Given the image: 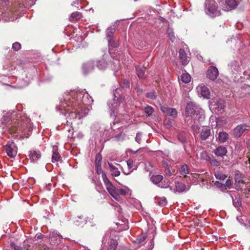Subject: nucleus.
Here are the masks:
<instances>
[{
  "label": "nucleus",
  "mask_w": 250,
  "mask_h": 250,
  "mask_svg": "<svg viewBox=\"0 0 250 250\" xmlns=\"http://www.w3.org/2000/svg\"><path fill=\"white\" fill-rule=\"evenodd\" d=\"M50 243L51 245H58L61 241L62 238L60 234L57 233L52 232L50 234Z\"/></svg>",
  "instance_id": "14"
},
{
  "label": "nucleus",
  "mask_w": 250,
  "mask_h": 250,
  "mask_svg": "<svg viewBox=\"0 0 250 250\" xmlns=\"http://www.w3.org/2000/svg\"><path fill=\"white\" fill-rule=\"evenodd\" d=\"M180 174L186 177L189 173V169L187 165L186 164L183 165L179 169Z\"/></svg>",
  "instance_id": "25"
},
{
  "label": "nucleus",
  "mask_w": 250,
  "mask_h": 250,
  "mask_svg": "<svg viewBox=\"0 0 250 250\" xmlns=\"http://www.w3.org/2000/svg\"><path fill=\"white\" fill-rule=\"evenodd\" d=\"M42 237V235H39L37 236V239H41Z\"/></svg>",
  "instance_id": "63"
},
{
  "label": "nucleus",
  "mask_w": 250,
  "mask_h": 250,
  "mask_svg": "<svg viewBox=\"0 0 250 250\" xmlns=\"http://www.w3.org/2000/svg\"><path fill=\"white\" fill-rule=\"evenodd\" d=\"M175 184V186L174 188H173L172 187H169V189L174 193L177 192L181 193L184 191H188L189 188V187H187L182 182L177 181Z\"/></svg>",
  "instance_id": "10"
},
{
  "label": "nucleus",
  "mask_w": 250,
  "mask_h": 250,
  "mask_svg": "<svg viewBox=\"0 0 250 250\" xmlns=\"http://www.w3.org/2000/svg\"><path fill=\"white\" fill-rule=\"evenodd\" d=\"M82 18V14L79 12H74L72 13L69 17L70 21H79Z\"/></svg>",
  "instance_id": "23"
},
{
  "label": "nucleus",
  "mask_w": 250,
  "mask_h": 250,
  "mask_svg": "<svg viewBox=\"0 0 250 250\" xmlns=\"http://www.w3.org/2000/svg\"><path fill=\"white\" fill-rule=\"evenodd\" d=\"M111 67L112 69H117L118 68V67H114V66L112 67V66H111Z\"/></svg>",
  "instance_id": "64"
},
{
  "label": "nucleus",
  "mask_w": 250,
  "mask_h": 250,
  "mask_svg": "<svg viewBox=\"0 0 250 250\" xmlns=\"http://www.w3.org/2000/svg\"><path fill=\"white\" fill-rule=\"evenodd\" d=\"M234 179L236 182L244 183L243 176L241 173H236L234 176Z\"/></svg>",
  "instance_id": "36"
},
{
  "label": "nucleus",
  "mask_w": 250,
  "mask_h": 250,
  "mask_svg": "<svg viewBox=\"0 0 250 250\" xmlns=\"http://www.w3.org/2000/svg\"><path fill=\"white\" fill-rule=\"evenodd\" d=\"M17 115V113L16 112H7L6 115H4L2 118L0 120V125L2 126L4 125H6L8 124L9 125L10 124H12L13 120H11V118L13 117H15Z\"/></svg>",
  "instance_id": "11"
},
{
  "label": "nucleus",
  "mask_w": 250,
  "mask_h": 250,
  "mask_svg": "<svg viewBox=\"0 0 250 250\" xmlns=\"http://www.w3.org/2000/svg\"><path fill=\"white\" fill-rule=\"evenodd\" d=\"M145 238H146V237H143L141 240H139V242L143 241V240H144L145 239Z\"/></svg>",
  "instance_id": "62"
},
{
  "label": "nucleus",
  "mask_w": 250,
  "mask_h": 250,
  "mask_svg": "<svg viewBox=\"0 0 250 250\" xmlns=\"http://www.w3.org/2000/svg\"><path fill=\"white\" fill-rule=\"evenodd\" d=\"M168 36L170 38V40L172 41V42H173L174 41V33L173 32H169L168 33Z\"/></svg>",
  "instance_id": "50"
},
{
  "label": "nucleus",
  "mask_w": 250,
  "mask_h": 250,
  "mask_svg": "<svg viewBox=\"0 0 250 250\" xmlns=\"http://www.w3.org/2000/svg\"><path fill=\"white\" fill-rule=\"evenodd\" d=\"M201 159L202 160L209 161L211 157L206 151H202L200 154Z\"/></svg>",
  "instance_id": "37"
},
{
  "label": "nucleus",
  "mask_w": 250,
  "mask_h": 250,
  "mask_svg": "<svg viewBox=\"0 0 250 250\" xmlns=\"http://www.w3.org/2000/svg\"><path fill=\"white\" fill-rule=\"evenodd\" d=\"M136 74L139 79H144L146 78L145 75V70L140 66L136 67Z\"/></svg>",
  "instance_id": "27"
},
{
  "label": "nucleus",
  "mask_w": 250,
  "mask_h": 250,
  "mask_svg": "<svg viewBox=\"0 0 250 250\" xmlns=\"http://www.w3.org/2000/svg\"><path fill=\"white\" fill-rule=\"evenodd\" d=\"M215 185L218 187L219 188H225L224 187V185L222 184V183H219V182H216L215 183Z\"/></svg>",
  "instance_id": "52"
},
{
  "label": "nucleus",
  "mask_w": 250,
  "mask_h": 250,
  "mask_svg": "<svg viewBox=\"0 0 250 250\" xmlns=\"http://www.w3.org/2000/svg\"><path fill=\"white\" fill-rule=\"evenodd\" d=\"M199 175L197 174H195V175L194 176V177L195 178H198Z\"/></svg>",
  "instance_id": "60"
},
{
  "label": "nucleus",
  "mask_w": 250,
  "mask_h": 250,
  "mask_svg": "<svg viewBox=\"0 0 250 250\" xmlns=\"http://www.w3.org/2000/svg\"><path fill=\"white\" fill-rule=\"evenodd\" d=\"M114 64H117L118 65L119 64V62L117 60L115 59V62H113Z\"/></svg>",
  "instance_id": "58"
},
{
  "label": "nucleus",
  "mask_w": 250,
  "mask_h": 250,
  "mask_svg": "<svg viewBox=\"0 0 250 250\" xmlns=\"http://www.w3.org/2000/svg\"><path fill=\"white\" fill-rule=\"evenodd\" d=\"M214 106L215 108L218 109V110H221L224 109L225 107V102L222 100L218 101L215 104Z\"/></svg>",
  "instance_id": "31"
},
{
  "label": "nucleus",
  "mask_w": 250,
  "mask_h": 250,
  "mask_svg": "<svg viewBox=\"0 0 250 250\" xmlns=\"http://www.w3.org/2000/svg\"><path fill=\"white\" fill-rule=\"evenodd\" d=\"M185 112L186 117H191L194 123L204 118L203 111L191 102L187 103Z\"/></svg>",
  "instance_id": "2"
},
{
  "label": "nucleus",
  "mask_w": 250,
  "mask_h": 250,
  "mask_svg": "<svg viewBox=\"0 0 250 250\" xmlns=\"http://www.w3.org/2000/svg\"><path fill=\"white\" fill-rule=\"evenodd\" d=\"M228 134L225 131H222L219 132L217 140L220 143H224L228 140Z\"/></svg>",
  "instance_id": "20"
},
{
  "label": "nucleus",
  "mask_w": 250,
  "mask_h": 250,
  "mask_svg": "<svg viewBox=\"0 0 250 250\" xmlns=\"http://www.w3.org/2000/svg\"><path fill=\"white\" fill-rule=\"evenodd\" d=\"M18 126H13L12 128V131L17 132L18 134L23 133L25 135L26 129L28 127H30V125L29 123H22V120L18 121Z\"/></svg>",
  "instance_id": "7"
},
{
  "label": "nucleus",
  "mask_w": 250,
  "mask_h": 250,
  "mask_svg": "<svg viewBox=\"0 0 250 250\" xmlns=\"http://www.w3.org/2000/svg\"><path fill=\"white\" fill-rule=\"evenodd\" d=\"M161 110L164 113L172 116L173 118L177 117V112L175 108H171L167 106H161Z\"/></svg>",
  "instance_id": "13"
},
{
  "label": "nucleus",
  "mask_w": 250,
  "mask_h": 250,
  "mask_svg": "<svg viewBox=\"0 0 250 250\" xmlns=\"http://www.w3.org/2000/svg\"><path fill=\"white\" fill-rule=\"evenodd\" d=\"M114 95L115 98L112 101L109 102L108 104L109 108H110L111 110L112 111L113 115H115L116 110L119 106L120 104L122 103L124 99L122 96H120L119 97H117L115 93Z\"/></svg>",
  "instance_id": "6"
},
{
  "label": "nucleus",
  "mask_w": 250,
  "mask_h": 250,
  "mask_svg": "<svg viewBox=\"0 0 250 250\" xmlns=\"http://www.w3.org/2000/svg\"><path fill=\"white\" fill-rule=\"evenodd\" d=\"M158 187L161 188H169V181L168 180H165L161 181L158 184Z\"/></svg>",
  "instance_id": "35"
},
{
  "label": "nucleus",
  "mask_w": 250,
  "mask_h": 250,
  "mask_svg": "<svg viewBox=\"0 0 250 250\" xmlns=\"http://www.w3.org/2000/svg\"><path fill=\"white\" fill-rule=\"evenodd\" d=\"M103 182L108 192L114 198L116 188L108 179L106 175L104 174H103Z\"/></svg>",
  "instance_id": "8"
},
{
  "label": "nucleus",
  "mask_w": 250,
  "mask_h": 250,
  "mask_svg": "<svg viewBox=\"0 0 250 250\" xmlns=\"http://www.w3.org/2000/svg\"><path fill=\"white\" fill-rule=\"evenodd\" d=\"M94 62L92 61L84 63L83 65V73L86 74L91 72L94 69Z\"/></svg>",
  "instance_id": "15"
},
{
  "label": "nucleus",
  "mask_w": 250,
  "mask_h": 250,
  "mask_svg": "<svg viewBox=\"0 0 250 250\" xmlns=\"http://www.w3.org/2000/svg\"><path fill=\"white\" fill-rule=\"evenodd\" d=\"M4 150L7 155L11 158H14L17 154V147L13 142H8L4 146Z\"/></svg>",
  "instance_id": "5"
},
{
  "label": "nucleus",
  "mask_w": 250,
  "mask_h": 250,
  "mask_svg": "<svg viewBox=\"0 0 250 250\" xmlns=\"http://www.w3.org/2000/svg\"><path fill=\"white\" fill-rule=\"evenodd\" d=\"M102 157L101 154L98 153L96 156L95 165H101Z\"/></svg>",
  "instance_id": "40"
},
{
  "label": "nucleus",
  "mask_w": 250,
  "mask_h": 250,
  "mask_svg": "<svg viewBox=\"0 0 250 250\" xmlns=\"http://www.w3.org/2000/svg\"><path fill=\"white\" fill-rule=\"evenodd\" d=\"M108 166L111 171V174L114 176H118L120 174V172L118 170V168H116L112 164L108 162Z\"/></svg>",
  "instance_id": "24"
},
{
  "label": "nucleus",
  "mask_w": 250,
  "mask_h": 250,
  "mask_svg": "<svg viewBox=\"0 0 250 250\" xmlns=\"http://www.w3.org/2000/svg\"><path fill=\"white\" fill-rule=\"evenodd\" d=\"M133 164V161L132 160L128 159L127 161V166H128V167L129 168V169L132 168Z\"/></svg>",
  "instance_id": "49"
},
{
  "label": "nucleus",
  "mask_w": 250,
  "mask_h": 250,
  "mask_svg": "<svg viewBox=\"0 0 250 250\" xmlns=\"http://www.w3.org/2000/svg\"><path fill=\"white\" fill-rule=\"evenodd\" d=\"M21 48V44L18 42H14L12 45V49L16 51L19 50Z\"/></svg>",
  "instance_id": "44"
},
{
  "label": "nucleus",
  "mask_w": 250,
  "mask_h": 250,
  "mask_svg": "<svg viewBox=\"0 0 250 250\" xmlns=\"http://www.w3.org/2000/svg\"><path fill=\"white\" fill-rule=\"evenodd\" d=\"M224 185V187L225 188V189L229 188H230L231 186V182L230 179H228L227 181L226 182L225 184Z\"/></svg>",
  "instance_id": "46"
},
{
  "label": "nucleus",
  "mask_w": 250,
  "mask_h": 250,
  "mask_svg": "<svg viewBox=\"0 0 250 250\" xmlns=\"http://www.w3.org/2000/svg\"><path fill=\"white\" fill-rule=\"evenodd\" d=\"M112 44H113V45L109 44L108 43V45H109V46H112V47H118V45H119V44L118 42H115V41H114V39H113V38Z\"/></svg>",
  "instance_id": "51"
},
{
  "label": "nucleus",
  "mask_w": 250,
  "mask_h": 250,
  "mask_svg": "<svg viewBox=\"0 0 250 250\" xmlns=\"http://www.w3.org/2000/svg\"><path fill=\"white\" fill-rule=\"evenodd\" d=\"M180 80L185 83H188L191 81V76L187 73H183L181 76Z\"/></svg>",
  "instance_id": "26"
},
{
  "label": "nucleus",
  "mask_w": 250,
  "mask_h": 250,
  "mask_svg": "<svg viewBox=\"0 0 250 250\" xmlns=\"http://www.w3.org/2000/svg\"><path fill=\"white\" fill-rule=\"evenodd\" d=\"M146 97L151 99H154L156 97L154 92L147 93L146 94Z\"/></svg>",
  "instance_id": "48"
},
{
  "label": "nucleus",
  "mask_w": 250,
  "mask_h": 250,
  "mask_svg": "<svg viewBox=\"0 0 250 250\" xmlns=\"http://www.w3.org/2000/svg\"><path fill=\"white\" fill-rule=\"evenodd\" d=\"M144 112L146 113V114L149 116L152 114L154 112V110L151 106L147 105L144 109Z\"/></svg>",
  "instance_id": "38"
},
{
  "label": "nucleus",
  "mask_w": 250,
  "mask_h": 250,
  "mask_svg": "<svg viewBox=\"0 0 250 250\" xmlns=\"http://www.w3.org/2000/svg\"><path fill=\"white\" fill-rule=\"evenodd\" d=\"M115 32V28L114 27H109L106 30V37L109 44L113 45L112 44L113 36Z\"/></svg>",
  "instance_id": "18"
},
{
  "label": "nucleus",
  "mask_w": 250,
  "mask_h": 250,
  "mask_svg": "<svg viewBox=\"0 0 250 250\" xmlns=\"http://www.w3.org/2000/svg\"><path fill=\"white\" fill-rule=\"evenodd\" d=\"M236 203H237L238 204L239 206H240L241 204V200L240 199L238 198L237 200V202H235L233 200V204L234 205V206H236Z\"/></svg>",
  "instance_id": "53"
},
{
  "label": "nucleus",
  "mask_w": 250,
  "mask_h": 250,
  "mask_svg": "<svg viewBox=\"0 0 250 250\" xmlns=\"http://www.w3.org/2000/svg\"><path fill=\"white\" fill-rule=\"evenodd\" d=\"M214 153L218 157H223L227 154V150L225 147L220 146L215 149Z\"/></svg>",
  "instance_id": "19"
},
{
  "label": "nucleus",
  "mask_w": 250,
  "mask_h": 250,
  "mask_svg": "<svg viewBox=\"0 0 250 250\" xmlns=\"http://www.w3.org/2000/svg\"><path fill=\"white\" fill-rule=\"evenodd\" d=\"M198 91H200L201 95L205 98H209L210 91L208 88L205 85L199 86L197 87Z\"/></svg>",
  "instance_id": "16"
},
{
  "label": "nucleus",
  "mask_w": 250,
  "mask_h": 250,
  "mask_svg": "<svg viewBox=\"0 0 250 250\" xmlns=\"http://www.w3.org/2000/svg\"><path fill=\"white\" fill-rule=\"evenodd\" d=\"M167 175L168 176L170 177V176H171L172 174H171V172L169 170H168V171L167 172Z\"/></svg>",
  "instance_id": "57"
},
{
  "label": "nucleus",
  "mask_w": 250,
  "mask_h": 250,
  "mask_svg": "<svg viewBox=\"0 0 250 250\" xmlns=\"http://www.w3.org/2000/svg\"><path fill=\"white\" fill-rule=\"evenodd\" d=\"M142 139V134L141 133H137L135 137V140L138 143H140Z\"/></svg>",
  "instance_id": "47"
},
{
  "label": "nucleus",
  "mask_w": 250,
  "mask_h": 250,
  "mask_svg": "<svg viewBox=\"0 0 250 250\" xmlns=\"http://www.w3.org/2000/svg\"><path fill=\"white\" fill-rule=\"evenodd\" d=\"M158 204L161 207L165 206L167 204V200L165 197H163L160 198Z\"/></svg>",
  "instance_id": "42"
},
{
  "label": "nucleus",
  "mask_w": 250,
  "mask_h": 250,
  "mask_svg": "<svg viewBox=\"0 0 250 250\" xmlns=\"http://www.w3.org/2000/svg\"><path fill=\"white\" fill-rule=\"evenodd\" d=\"M218 2L222 9L226 11L236 8L238 4L236 0H221Z\"/></svg>",
  "instance_id": "4"
},
{
  "label": "nucleus",
  "mask_w": 250,
  "mask_h": 250,
  "mask_svg": "<svg viewBox=\"0 0 250 250\" xmlns=\"http://www.w3.org/2000/svg\"><path fill=\"white\" fill-rule=\"evenodd\" d=\"M163 177L161 175H153L151 177V181L156 185H158L162 181Z\"/></svg>",
  "instance_id": "28"
},
{
  "label": "nucleus",
  "mask_w": 250,
  "mask_h": 250,
  "mask_svg": "<svg viewBox=\"0 0 250 250\" xmlns=\"http://www.w3.org/2000/svg\"><path fill=\"white\" fill-rule=\"evenodd\" d=\"M10 246L13 248L14 250H22V249L20 246H19L17 245L14 242H11L10 243Z\"/></svg>",
  "instance_id": "45"
},
{
  "label": "nucleus",
  "mask_w": 250,
  "mask_h": 250,
  "mask_svg": "<svg viewBox=\"0 0 250 250\" xmlns=\"http://www.w3.org/2000/svg\"><path fill=\"white\" fill-rule=\"evenodd\" d=\"M210 135V129L208 128H203L200 133L201 139L206 140Z\"/></svg>",
  "instance_id": "21"
},
{
  "label": "nucleus",
  "mask_w": 250,
  "mask_h": 250,
  "mask_svg": "<svg viewBox=\"0 0 250 250\" xmlns=\"http://www.w3.org/2000/svg\"><path fill=\"white\" fill-rule=\"evenodd\" d=\"M230 66L232 70H236V71H238L240 69L238 62L235 61L231 62Z\"/></svg>",
  "instance_id": "39"
},
{
  "label": "nucleus",
  "mask_w": 250,
  "mask_h": 250,
  "mask_svg": "<svg viewBox=\"0 0 250 250\" xmlns=\"http://www.w3.org/2000/svg\"><path fill=\"white\" fill-rule=\"evenodd\" d=\"M179 54L180 62L183 65H187L188 63L189 60L185 50L183 49H180L179 51Z\"/></svg>",
  "instance_id": "17"
},
{
  "label": "nucleus",
  "mask_w": 250,
  "mask_h": 250,
  "mask_svg": "<svg viewBox=\"0 0 250 250\" xmlns=\"http://www.w3.org/2000/svg\"><path fill=\"white\" fill-rule=\"evenodd\" d=\"M217 68L214 66H210L207 71L208 78L212 81H214L218 76Z\"/></svg>",
  "instance_id": "12"
},
{
  "label": "nucleus",
  "mask_w": 250,
  "mask_h": 250,
  "mask_svg": "<svg viewBox=\"0 0 250 250\" xmlns=\"http://www.w3.org/2000/svg\"><path fill=\"white\" fill-rule=\"evenodd\" d=\"M204 11L207 15L212 18L219 16L221 14L215 0H206L204 3Z\"/></svg>",
  "instance_id": "3"
},
{
  "label": "nucleus",
  "mask_w": 250,
  "mask_h": 250,
  "mask_svg": "<svg viewBox=\"0 0 250 250\" xmlns=\"http://www.w3.org/2000/svg\"><path fill=\"white\" fill-rule=\"evenodd\" d=\"M214 175L216 179L220 180H224L227 177V175L223 174L220 171H216L214 173Z\"/></svg>",
  "instance_id": "32"
},
{
  "label": "nucleus",
  "mask_w": 250,
  "mask_h": 250,
  "mask_svg": "<svg viewBox=\"0 0 250 250\" xmlns=\"http://www.w3.org/2000/svg\"><path fill=\"white\" fill-rule=\"evenodd\" d=\"M107 237L108 236L106 235H105L103 237V242H104V241H106L107 240Z\"/></svg>",
  "instance_id": "56"
},
{
  "label": "nucleus",
  "mask_w": 250,
  "mask_h": 250,
  "mask_svg": "<svg viewBox=\"0 0 250 250\" xmlns=\"http://www.w3.org/2000/svg\"><path fill=\"white\" fill-rule=\"evenodd\" d=\"M97 67L100 69H105L107 65V63L103 59L97 62Z\"/></svg>",
  "instance_id": "33"
},
{
  "label": "nucleus",
  "mask_w": 250,
  "mask_h": 250,
  "mask_svg": "<svg viewBox=\"0 0 250 250\" xmlns=\"http://www.w3.org/2000/svg\"><path fill=\"white\" fill-rule=\"evenodd\" d=\"M118 242L116 240L112 239L110 241V243L107 248V250H116L117 245Z\"/></svg>",
  "instance_id": "29"
},
{
  "label": "nucleus",
  "mask_w": 250,
  "mask_h": 250,
  "mask_svg": "<svg viewBox=\"0 0 250 250\" xmlns=\"http://www.w3.org/2000/svg\"><path fill=\"white\" fill-rule=\"evenodd\" d=\"M129 228L128 226L127 225H125L123 228L121 229V230H126Z\"/></svg>",
  "instance_id": "55"
},
{
  "label": "nucleus",
  "mask_w": 250,
  "mask_h": 250,
  "mask_svg": "<svg viewBox=\"0 0 250 250\" xmlns=\"http://www.w3.org/2000/svg\"><path fill=\"white\" fill-rule=\"evenodd\" d=\"M61 157L57 151V150L54 149L53 154L52 156V162H58L60 161Z\"/></svg>",
  "instance_id": "34"
},
{
  "label": "nucleus",
  "mask_w": 250,
  "mask_h": 250,
  "mask_svg": "<svg viewBox=\"0 0 250 250\" xmlns=\"http://www.w3.org/2000/svg\"><path fill=\"white\" fill-rule=\"evenodd\" d=\"M249 154L248 155V157L249 158V162L250 164V152L249 153Z\"/></svg>",
  "instance_id": "61"
},
{
  "label": "nucleus",
  "mask_w": 250,
  "mask_h": 250,
  "mask_svg": "<svg viewBox=\"0 0 250 250\" xmlns=\"http://www.w3.org/2000/svg\"><path fill=\"white\" fill-rule=\"evenodd\" d=\"M29 156L32 161L35 162L41 157V155L39 151H34L30 152Z\"/></svg>",
  "instance_id": "22"
},
{
  "label": "nucleus",
  "mask_w": 250,
  "mask_h": 250,
  "mask_svg": "<svg viewBox=\"0 0 250 250\" xmlns=\"http://www.w3.org/2000/svg\"><path fill=\"white\" fill-rule=\"evenodd\" d=\"M129 86V82L128 81H124V83H123V86L124 87H127Z\"/></svg>",
  "instance_id": "54"
},
{
  "label": "nucleus",
  "mask_w": 250,
  "mask_h": 250,
  "mask_svg": "<svg viewBox=\"0 0 250 250\" xmlns=\"http://www.w3.org/2000/svg\"><path fill=\"white\" fill-rule=\"evenodd\" d=\"M209 162L210 164L214 167H218L220 165V162L214 158H210Z\"/></svg>",
  "instance_id": "43"
},
{
  "label": "nucleus",
  "mask_w": 250,
  "mask_h": 250,
  "mask_svg": "<svg viewBox=\"0 0 250 250\" xmlns=\"http://www.w3.org/2000/svg\"><path fill=\"white\" fill-rule=\"evenodd\" d=\"M250 129V126L246 124L238 125L233 130V135L235 137L239 138L246 130Z\"/></svg>",
  "instance_id": "9"
},
{
  "label": "nucleus",
  "mask_w": 250,
  "mask_h": 250,
  "mask_svg": "<svg viewBox=\"0 0 250 250\" xmlns=\"http://www.w3.org/2000/svg\"><path fill=\"white\" fill-rule=\"evenodd\" d=\"M43 250H50V248H48V247H45V248L43 249Z\"/></svg>",
  "instance_id": "59"
},
{
  "label": "nucleus",
  "mask_w": 250,
  "mask_h": 250,
  "mask_svg": "<svg viewBox=\"0 0 250 250\" xmlns=\"http://www.w3.org/2000/svg\"><path fill=\"white\" fill-rule=\"evenodd\" d=\"M96 167V170L97 173L98 174H102V177L103 179V174H106L102 170L101 165H95Z\"/></svg>",
  "instance_id": "41"
},
{
  "label": "nucleus",
  "mask_w": 250,
  "mask_h": 250,
  "mask_svg": "<svg viewBox=\"0 0 250 250\" xmlns=\"http://www.w3.org/2000/svg\"><path fill=\"white\" fill-rule=\"evenodd\" d=\"M126 191L124 189L116 188L114 198L117 200H119V196L120 195L124 196L126 195Z\"/></svg>",
  "instance_id": "30"
},
{
  "label": "nucleus",
  "mask_w": 250,
  "mask_h": 250,
  "mask_svg": "<svg viewBox=\"0 0 250 250\" xmlns=\"http://www.w3.org/2000/svg\"><path fill=\"white\" fill-rule=\"evenodd\" d=\"M88 94L84 91H71L64 97V100L60 103L58 109L60 112L66 116L67 124L71 125V119L77 118L81 119L85 115V104H90L93 100L85 99L87 98Z\"/></svg>",
  "instance_id": "1"
}]
</instances>
